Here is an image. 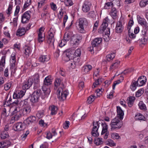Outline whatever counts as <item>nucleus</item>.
<instances>
[{"label":"nucleus","instance_id":"72a5a7b5","mask_svg":"<svg viewBox=\"0 0 148 148\" xmlns=\"http://www.w3.org/2000/svg\"><path fill=\"white\" fill-rule=\"evenodd\" d=\"M51 112V114L52 115L56 114L57 113V111L58 110L57 108L54 106H52L49 107Z\"/></svg>","mask_w":148,"mask_h":148},{"label":"nucleus","instance_id":"09e8293b","mask_svg":"<svg viewBox=\"0 0 148 148\" xmlns=\"http://www.w3.org/2000/svg\"><path fill=\"white\" fill-rule=\"evenodd\" d=\"M121 79L117 80L116 81H115L114 84L112 86V88L113 89H114L115 88V86L117 84H118L121 82L123 81V77L122 76H121Z\"/></svg>","mask_w":148,"mask_h":148},{"label":"nucleus","instance_id":"ddd939ff","mask_svg":"<svg viewBox=\"0 0 148 148\" xmlns=\"http://www.w3.org/2000/svg\"><path fill=\"white\" fill-rule=\"evenodd\" d=\"M10 63L11 66V69H14V71L16 68V65L15 53H13L11 55V58L10 59Z\"/></svg>","mask_w":148,"mask_h":148},{"label":"nucleus","instance_id":"6e6552de","mask_svg":"<svg viewBox=\"0 0 148 148\" xmlns=\"http://www.w3.org/2000/svg\"><path fill=\"white\" fill-rule=\"evenodd\" d=\"M100 123H99V121H94L93 122V127L92 129V134L95 136H98L99 135V133L98 132V129L99 127Z\"/></svg>","mask_w":148,"mask_h":148},{"label":"nucleus","instance_id":"864d4df0","mask_svg":"<svg viewBox=\"0 0 148 148\" xmlns=\"http://www.w3.org/2000/svg\"><path fill=\"white\" fill-rule=\"evenodd\" d=\"M44 40V38L43 37L42 33L38 34V41L39 42H42Z\"/></svg>","mask_w":148,"mask_h":148},{"label":"nucleus","instance_id":"a878e982","mask_svg":"<svg viewBox=\"0 0 148 148\" xmlns=\"http://www.w3.org/2000/svg\"><path fill=\"white\" fill-rule=\"evenodd\" d=\"M110 15L113 19L116 18L117 15V11L115 8H112L110 11Z\"/></svg>","mask_w":148,"mask_h":148},{"label":"nucleus","instance_id":"c03bdc74","mask_svg":"<svg viewBox=\"0 0 148 148\" xmlns=\"http://www.w3.org/2000/svg\"><path fill=\"white\" fill-rule=\"evenodd\" d=\"M12 84V82H10L5 84L4 86V89L5 90H8L11 87Z\"/></svg>","mask_w":148,"mask_h":148},{"label":"nucleus","instance_id":"39448f33","mask_svg":"<svg viewBox=\"0 0 148 148\" xmlns=\"http://www.w3.org/2000/svg\"><path fill=\"white\" fill-rule=\"evenodd\" d=\"M82 37L80 35H76L72 37L70 41L71 44L73 46H77L81 42Z\"/></svg>","mask_w":148,"mask_h":148},{"label":"nucleus","instance_id":"1a4fd4ad","mask_svg":"<svg viewBox=\"0 0 148 148\" xmlns=\"http://www.w3.org/2000/svg\"><path fill=\"white\" fill-rule=\"evenodd\" d=\"M101 125L102 127L101 134L103 135L105 134L103 137L105 139H106L109 135V132L108 130V125L105 122L102 123Z\"/></svg>","mask_w":148,"mask_h":148},{"label":"nucleus","instance_id":"9b49d317","mask_svg":"<svg viewBox=\"0 0 148 148\" xmlns=\"http://www.w3.org/2000/svg\"><path fill=\"white\" fill-rule=\"evenodd\" d=\"M30 11H27L25 12L22 16L21 22L23 23L27 22L30 18Z\"/></svg>","mask_w":148,"mask_h":148},{"label":"nucleus","instance_id":"c756f323","mask_svg":"<svg viewBox=\"0 0 148 148\" xmlns=\"http://www.w3.org/2000/svg\"><path fill=\"white\" fill-rule=\"evenodd\" d=\"M14 115V116L11 118L10 121L11 123H13L15 121L18 120L21 116V114L19 113Z\"/></svg>","mask_w":148,"mask_h":148},{"label":"nucleus","instance_id":"dca6fc26","mask_svg":"<svg viewBox=\"0 0 148 148\" xmlns=\"http://www.w3.org/2000/svg\"><path fill=\"white\" fill-rule=\"evenodd\" d=\"M24 124L21 122H19L15 124L13 126V129L15 131H20L24 129Z\"/></svg>","mask_w":148,"mask_h":148},{"label":"nucleus","instance_id":"4d7b16f0","mask_svg":"<svg viewBox=\"0 0 148 148\" xmlns=\"http://www.w3.org/2000/svg\"><path fill=\"white\" fill-rule=\"evenodd\" d=\"M8 136V132L6 131H3L1 133V137L2 139H5Z\"/></svg>","mask_w":148,"mask_h":148},{"label":"nucleus","instance_id":"5fc2aeb1","mask_svg":"<svg viewBox=\"0 0 148 148\" xmlns=\"http://www.w3.org/2000/svg\"><path fill=\"white\" fill-rule=\"evenodd\" d=\"M142 34L144 37H148V30L143 29L142 30Z\"/></svg>","mask_w":148,"mask_h":148},{"label":"nucleus","instance_id":"9d476101","mask_svg":"<svg viewBox=\"0 0 148 148\" xmlns=\"http://www.w3.org/2000/svg\"><path fill=\"white\" fill-rule=\"evenodd\" d=\"M102 39L101 38H95L92 42V46L90 47L91 52L94 51V47L98 46L102 42Z\"/></svg>","mask_w":148,"mask_h":148},{"label":"nucleus","instance_id":"c85d7f7f","mask_svg":"<svg viewBox=\"0 0 148 148\" xmlns=\"http://www.w3.org/2000/svg\"><path fill=\"white\" fill-rule=\"evenodd\" d=\"M5 57L3 56L0 61V71H1L3 69V67L5 63Z\"/></svg>","mask_w":148,"mask_h":148},{"label":"nucleus","instance_id":"49530a36","mask_svg":"<svg viewBox=\"0 0 148 148\" xmlns=\"http://www.w3.org/2000/svg\"><path fill=\"white\" fill-rule=\"evenodd\" d=\"M147 4H148V0H142L139 3V5L141 7H145Z\"/></svg>","mask_w":148,"mask_h":148},{"label":"nucleus","instance_id":"4be33fe9","mask_svg":"<svg viewBox=\"0 0 148 148\" xmlns=\"http://www.w3.org/2000/svg\"><path fill=\"white\" fill-rule=\"evenodd\" d=\"M36 120V118L35 116H32L27 118L24 121L26 124H29L30 123H35Z\"/></svg>","mask_w":148,"mask_h":148},{"label":"nucleus","instance_id":"c9c22d12","mask_svg":"<svg viewBox=\"0 0 148 148\" xmlns=\"http://www.w3.org/2000/svg\"><path fill=\"white\" fill-rule=\"evenodd\" d=\"M115 57V54L114 53H110L108 54L106 57V60L108 61H110Z\"/></svg>","mask_w":148,"mask_h":148},{"label":"nucleus","instance_id":"0eeeda50","mask_svg":"<svg viewBox=\"0 0 148 148\" xmlns=\"http://www.w3.org/2000/svg\"><path fill=\"white\" fill-rule=\"evenodd\" d=\"M109 20L108 17L105 18V19L103 20V23L101 24L100 27L98 30V32L100 33H102L105 31V30L106 29V32L107 31V28L106 27L108 25V23Z\"/></svg>","mask_w":148,"mask_h":148},{"label":"nucleus","instance_id":"052dcab7","mask_svg":"<svg viewBox=\"0 0 148 148\" xmlns=\"http://www.w3.org/2000/svg\"><path fill=\"white\" fill-rule=\"evenodd\" d=\"M22 5L21 6L20 5H16V10L14 12V16H16V18H17V16L18 13L19 12L20 9L22 7Z\"/></svg>","mask_w":148,"mask_h":148},{"label":"nucleus","instance_id":"0e129e2a","mask_svg":"<svg viewBox=\"0 0 148 148\" xmlns=\"http://www.w3.org/2000/svg\"><path fill=\"white\" fill-rule=\"evenodd\" d=\"M22 103L23 104V106L24 107L30 106L29 103L28 102V99H25L23 101H21Z\"/></svg>","mask_w":148,"mask_h":148},{"label":"nucleus","instance_id":"4c0bfd02","mask_svg":"<svg viewBox=\"0 0 148 148\" xmlns=\"http://www.w3.org/2000/svg\"><path fill=\"white\" fill-rule=\"evenodd\" d=\"M135 118L137 120H144L145 119L144 116L139 113L137 114L135 116Z\"/></svg>","mask_w":148,"mask_h":148},{"label":"nucleus","instance_id":"774afa93","mask_svg":"<svg viewBox=\"0 0 148 148\" xmlns=\"http://www.w3.org/2000/svg\"><path fill=\"white\" fill-rule=\"evenodd\" d=\"M111 137L112 138L114 139H118L120 137L119 134L116 133H112L111 134Z\"/></svg>","mask_w":148,"mask_h":148},{"label":"nucleus","instance_id":"de8ad7c7","mask_svg":"<svg viewBox=\"0 0 148 148\" xmlns=\"http://www.w3.org/2000/svg\"><path fill=\"white\" fill-rule=\"evenodd\" d=\"M107 144L111 147L114 146L116 145V144L112 140L108 139L106 141Z\"/></svg>","mask_w":148,"mask_h":148},{"label":"nucleus","instance_id":"69168bd1","mask_svg":"<svg viewBox=\"0 0 148 148\" xmlns=\"http://www.w3.org/2000/svg\"><path fill=\"white\" fill-rule=\"evenodd\" d=\"M134 22L133 20H130L129 22L128 26L127 27V29L128 30V32H130L131 28L132 26L133 25Z\"/></svg>","mask_w":148,"mask_h":148},{"label":"nucleus","instance_id":"7c9ffc66","mask_svg":"<svg viewBox=\"0 0 148 148\" xmlns=\"http://www.w3.org/2000/svg\"><path fill=\"white\" fill-rule=\"evenodd\" d=\"M25 29L24 28H20L17 31L16 35L19 36H22L25 34Z\"/></svg>","mask_w":148,"mask_h":148},{"label":"nucleus","instance_id":"2f4dec72","mask_svg":"<svg viewBox=\"0 0 148 148\" xmlns=\"http://www.w3.org/2000/svg\"><path fill=\"white\" fill-rule=\"evenodd\" d=\"M49 59V57H47L46 56L42 55L39 58V60L40 62H44L48 61Z\"/></svg>","mask_w":148,"mask_h":148},{"label":"nucleus","instance_id":"6e6d98bb","mask_svg":"<svg viewBox=\"0 0 148 148\" xmlns=\"http://www.w3.org/2000/svg\"><path fill=\"white\" fill-rule=\"evenodd\" d=\"M71 38V33H68L64 34V39L65 40V41H68Z\"/></svg>","mask_w":148,"mask_h":148},{"label":"nucleus","instance_id":"f704fd0d","mask_svg":"<svg viewBox=\"0 0 148 148\" xmlns=\"http://www.w3.org/2000/svg\"><path fill=\"white\" fill-rule=\"evenodd\" d=\"M138 86H140L143 85L145 82L144 80L142 79L141 77H139L137 79V81H136Z\"/></svg>","mask_w":148,"mask_h":148},{"label":"nucleus","instance_id":"e2e57ef3","mask_svg":"<svg viewBox=\"0 0 148 148\" xmlns=\"http://www.w3.org/2000/svg\"><path fill=\"white\" fill-rule=\"evenodd\" d=\"M12 4H10L7 11L6 13L7 14H9L12 13Z\"/></svg>","mask_w":148,"mask_h":148},{"label":"nucleus","instance_id":"f257e3e1","mask_svg":"<svg viewBox=\"0 0 148 148\" xmlns=\"http://www.w3.org/2000/svg\"><path fill=\"white\" fill-rule=\"evenodd\" d=\"M123 125L121 120L119 119L118 117H115L111 121L110 125L111 130H117L120 128Z\"/></svg>","mask_w":148,"mask_h":148},{"label":"nucleus","instance_id":"5701e85b","mask_svg":"<svg viewBox=\"0 0 148 148\" xmlns=\"http://www.w3.org/2000/svg\"><path fill=\"white\" fill-rule=\"evenodd\" d=\"M135 97H134L130 96L128 98L127 102L129 107H131L133 105Z\"/></svg>","mask_w":148,"mask_h":148},{"label":"nucleus","instance_id":"3c124183","mask_svg":"<svg viewBox=\"0 0 148 148\" xmlns=\"http://www.w3.org/2000/svg\"><path fill=\"white\" fill-rule=\"evenodd\" d=\"M64 4L66 6H70L72 5L73 3L71 0H65Z\"/></svg>","mask_w":148,"mask_h":148},{"label":"nucleus","instance_id":"b1692460","mask_svg":"<svg viewBox=\"0 0 148 148\" xmlns=\"http://www.w3.org/2000/svg\"><path fill=\"white\" fill-rule=\"evenodd\" d=\"M51 77L50 76H48L45 78L44 81V85L47 86L50 85L51 84Z\"/></svg>","mask_w":148,"mask_h":148},{"label":"nucleus","instance_id":"a18cd8bd","mask_svg":"<svg viewBox=\"0 0 148 148\" xmlns=\"http://www.w3.org/2000/svg\"><path fill=\"white\" fill-rule=\"evenodd\" d=\"M95 97L93 95H91L90 96L88 99L87 100V102L89 104H90L92 103V102H93L95 99Z\"/></svg>","mask_w":148,"mask_h":148},{"label":"nucleus","instance_id":"393cba45","mask_svg":"<svg viewBox=\"0 0 148 148\" xmlns=\"http://www.w3.org/2000/svg\"><path fill=\"white\" fill-rule=\"evenodd\" d=\"M107 31H105V34L103 36V38L105 41L107 42L109 41L110 40V29L107 28Z\"/></svg>","mask_w":148,"mask_h":148},{"label":"nucleus","instance_id":"37998d69","mask_svg":"<svg viewBox=\"0 0 148 148\" xmlns=\"http://www.w3.org/2000/svg\"><path fill=\"white\" fill-rule=\"evenodd\" d=\"M46 85H44L42 87V90L46 95H48L50 92V89L46 87Z\"/></svg>","mask_w":148,"mask_h":148},{"label":"nucleus","instance_id":"4468645a","mask_svg":"<svg viewBox=\"0 0 148 148\" xmlns=\"http://www.w3.org/2000/svg\"><path fill=\"white\" fill-rule=\"evenodd\" d=\"M33 80L32 79L30 78L27 81L25 82L22 86L23 90H27L29 89L33 83Z\"/></svg>","mask_w":148,"mask_h":148},{"label":"nucleus","instance_id":"79ce46f5","mask_svg":"<svg viewBox=\"0 0 148 148\" xmlns=\"http://www.w3.org/2000/svg\"><path fill=\"white\" fill-rule=\"evenodd\" d=\"M102 82V79H98L96 80L95 82L93 83L92 86L93 88H95L97 85L100 84V83Z\"/></svg>","mask_w":148,"mask_h":148},{"label":"nucleus","instance_id":"f3484780","mask_svg":"<svg viewBox=\"0 0 148 148\" xmlns=\"http://www.w3.org/2000/svg\"><path fill=\"white\" fill-rule=\"evenodd\" d=\"M120 61L118 60H115L111 65L110 70V71H113L118 68L120 65Z\"/></svg>","mask_w":148,"mask_h":148},{"label":"nucleus","instance_id":"f8f14e48","mask_svg":"<svg viewBox=\"0 0 148 148\" xmlns=\"http://www.w3.org/2000/svg\"><path fill=\"white\" fill-rule=\"evenodd\" d=\"M58 88H64L63 84L62 82V80L59 78H56L54 82L55 89H57L58 87Z\"/></svg>","mask_w":148,"mask_h":148},{"label":"nucleus","instance_id":"680f3d73","mask_svg":"<svg viewBox=\"0 0 148 148\" xmlns=\"http://www.w3.org/2000/svg\"><path fill=\"white\" fill-rule=\"evenodd\" d=\"M44 115V111H38L36 114V116L38 118L40 119Z\"/></svg>","mask_w":148,"mask_h":148},{"label":"nucleus","instance_id":"ea45409f","mask_svg":"<svg viewBox=\"0 0 148 148\" xmlns=\"http://www.w3.org/2000/svg\"><path fill=\"white\" fill-rule=\"evenodd\" d=\"M73 54L70 53L69 52H67L66 54V60L67 61L72 60L73 57Z\"/></svg>","mask_w":148,"mask_h":148},{"label":"nucleus","instance_id":"423d86ee","mask_svg":"<svg viewBox=\"0 0 148 148\" xmlns=\"http://www.w3.org/2000/svg\"><path fill=\"white\" fill-rule=\"evenodd\" d=\"M41 91L40 89H38L34 92L30 99V101L34 103L38 101L39 96L41 93Z\"/></svg>","mask_w":148,"mask_h":148},{"label":"nucleus","instance_id":"6ab92c4d","mask_svg":"<svg viewBox=\"0 0 148 148\" xmlns=\"http://www.w3.org/2000/svg\"><path fill=\"white\" fill-rule=\"evenodd\" d=\"M123 26L122 25L121 19L117 22L116 27V30L117 33H120L122 32L123 30Z\"/></svg>","mask_w":148,"mask_h":148},{"label":"nucleus","instance_id":"412c9836","mask_svg":"<svg viewBox=\"0 0 148 148\" xmlns=\"http://www.w3.org/2000/svg\"><path fill=\"white\" fill-rule=\"evenodd\" d=\"M91 5V3L87 1H86L82 6V10L84 12H87L90 9V7Z\"/></svg>","mask_w":148,"mask_h":148},{"label":"nucleus","instance_id":"f03ea898","mask_svg":"<svg viewBox=\"0 0 148 148\" xmlns=\"http://www.w3.org/2000/svg\"><path fill=\"white\" fill-rule=\"evenodd\" d=\"M78 22L80 32L81 33H84L85 32V29L88 25V22L87 20L84 18H80Z\"/></svg>","mask_w":148,"mask_h":148},{"label":"nucleus","instance_id":"473e14b6","mask_svg":"<svg viewBox=\"0 0 148 148\" xmlns=\"http://www.w3.org/2000/svg\"><path fill=\"white\" fill-rule=\"evenodd\" d=\"M92 68V66L90 65H88L84 66L82 69V71L85 73H87L90 71Z\"/></svg>","mask_w":148,"mask_h":148},{"label":"nucleus","instance_id":"a19ab883","mask_svg":"<svg viewBox=\"0 0 148 148\" xmlns=\"http://www.w3.org/2000/svg\"><path fill=\"white\" fill-rule=\"evenodd\" d=\"M113 3L112 2H108L105 3L104 8L105 9H109L113 8Z\"/></svg>","mask_w":148,"mask_h":148},{"label":"nucleus","instance_id":"bf43d9fd","mask_svg":"<svg viewBox=\"0 0 148 148\" xmlns=\"http://www.w3.org/2000/svg\"><path fill=\"white\" fill-rule=\"evenodd\" d=\"M139 108L141 110H146V107L145 105L142 101H140L138 104Z\"/></svg>","mask_w":148,"mask_h":148},{"label":"nucleus","instance_id":"aec40b11","mask_svg":"<svg viewBox=\"0 0 148 148\" xmlns=\"http://www.w3.org/2000/svg\"><path fill=\"white\" fill-rule=\"evenodd\" d=\"M12 99L10 97L7 101H6L4 103V107L5 106H9L11 104H12L13 106H18V103L19 101L17 100L16 101H14L12 102Z\"/></svg>","mask_w":148,"mask_h":148},{"label":"nucleus","instance_id":"8fccbe9b","mask_svg":"<svg viewBox=\"0 0 148 148\" xmlns=\"http://www.w3.org/2000/svg\"><path fill=\"white\" fill-rule=\"evenodd\" d=\"M10 142L7 141L6 142H0V148H4L7 146L8 144H10Z\"/></svg>","mask_w":148,"mask_h":148},{"label":"nucleus","instance_id":"e433bc0d","mask_svg":"<svg viewBox=\"0 0 148 148\" xmlns=\"http://www.w3.org/2000/svg\"><path fill=\"white\" fill-rule=\"evenodd\" d=\"M137 86H138V85L136 82V81L134 80L132 81L131 83L130 88L132 91H134L136 89Z\"/></svg>","mask_w":148,"mask_h":148},{"label":"nucleus","instance_id":"58836bf2","mask_svg":"<svg viewBox=\"0 0 148 148\" xmlns=\"http://www.w3.org/2000/svg\"><path fill=\"white\" fill-rule=\"evenodd\" d=\"M31 52V48L28 47H26L25 49L24 53L26 57L28 56Z\"/></svg>","mask_w":148,"mask_h":148},{"label":"nucleus","instance_id":"2eb2a0df","mask_svg":"<svg viewBox=\"0 0 148 148\" xmlns=\"http://www.w3.org/2000/svg\"><path fill=\"white\" fill-rule=\"evenodd\" d=\"M25 91H18V92H14L13 95L14 99H18L22 98L25 95Z\"/></svg>","mask_w":148,"mask_h":148},{"label":"nucleus","instance_id":"cd10ccee","mask_svg":"<svg viewBox=\"0 0 148 148\" xmlns=\"http://www.w3.org/2000/svg\"><path fill=\"white\" fill-rule=\"evenodd\" d=\"M73 62L70 63L71 67L73 69L75 68L76 65L78 64V63L79 62V60L78 59L77 57H75L73 58Z\"/></svg>","mask_w":148,"mask_h":148},{"label":"nucleus","instance_id":"603ef678","mask_svg":"<svg viewBox=\"0 0 148 148\" xmlns=\"http://www.w3.org/2000/svg\"><path fill=\"white\" fill-rule=\"evenodd\" d=\"M16 106V107L15 108L12 112V114L13 115L18 114V113L21 114V113L20 108L18 106H18Z\"/></svg>","mask_w":148,"mask_h":148},{"label":"nucleus","instance_id":"13d9d810","mask_svg":"<svg viewBox=\"0 0 148 148\" xmlns=\"http://www.w3.org/2000/svg\"><path fill=\"white\" fill-rule=\"evenodd\" d=\"M95 143L97 145H99L102 143V139L98 138L94 140Z\"/></svg>","mask_w":148,"mask_h":148},{"label":"nucleus","instance_id":"7ed1b4c3","mask_svg":"<svg viewBox=\"0 0 148 148\" xmlns=\"http://www.w3.org/2000/svg\"><path fill=\"white\" fill-rule=\"evenodd\" d=\"M55 32L53 29L51 28L48 32V36H47V42L51 46L54 45V35Z\"/></svg>","mask_w":148,"mask_h":148},{"label":"nucleus","instance_id":"20e7f679","mask_svg":"<svg viewBox=\"0 0 148 148\" xmlns=\"http://www.w3.org/2000/svg\"><path fill=\"white\" fill-rule=\"evenodd\" d=\"M57 93L58 97L60 101L65 99L69 94L68 90H64L63 88H58Z\"/></svg>","mask_w":148,"mask_h":148},{"label":"nucleus","instance_id":"a211bd4d","mask_svg":"<svg viewBox=\"0 0 148 148\" xmlns=\"http://www.w3.org/2000/svg\"><path fill=\"white\" fill-rule=\"evenodd\" d=\"M117 116L116 117H118L119 119L122 120L123 118L124 113L123 111L120 106L117 107Z\"/></svg>","mask_w":148,"mask_h":148},{"label":"nucleus","instance_id":"338daca9","mask_svg":"<svg viewBox=\"0 0 148 148\" xmlns=\"http://www.w3.org/2000/svg\"><path fill=\"white\" fill-rule=\"evenodd\" d=\"M143 93V89L139 90L136 93V97H140Z\"/></svg>","mask_w":148,"mask_h":148},{"label":"nucleus","instance_id":"bb28decb","mask_svg":"<svg viewBox=\"0 0 148 148\" xmlns=\"http://www.w3.org/2000/svg\"><path fill=\"white\" fill-rule=\"evenodd\" d=\"M31 108L30 106H28L25 107H23V113L24 115H27L31 112Z\"/></svg>","mask_w":148,"mask_h":148}]
</instances>
